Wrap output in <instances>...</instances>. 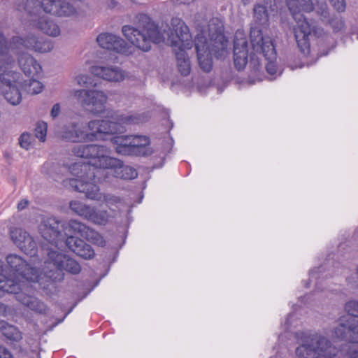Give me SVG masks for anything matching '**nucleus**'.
<instances>
[{"mask_svg":"<svg viewBox=\"0 0 358 358\" xmlns=\"http://www.w3.org/2000/svg\"><path fill=\"white\" fill-rule=\"evenodd\" d=\"M228 41L224 35V24L218 17H213L207 24L199 27L195 39V48L200 67L209 72L213 67L212 53L217 58L228 55Z\"/></svg>","mask_w":358,"mask_h":358,"instance_id":"obj_1","label":"nucleus"},{"mask_svg":"<svg viewBox=\"0 0 358 358\" xmlns=\"http://www.w3.org/2000/svg\"><path fill=\"white\" fill-rule=\"evenodd\" d=\"M288 9L296 22L294 27V36L299 48L303 52H308L310 47L309 36L312 32V27L303 17V13L315 12L322 20H329V12L324 1H296L287 0Z\"/></svg>","mask_w":358,"mask_h":358,"instance_id":"obj_2","label":"nucleus"},{"mask_svg":"<svg viewBox=\"0 0 358 358\" xmlns=\"http://www.w3.org/2000/svg\"><path fill=\"white\" fill-rule=\"evenodd\" d=\"M122 31L133 50L135 48L148 52L151 49L152 43H158L164 40L157 24L145 14L137 16L134 26L124 25Z\"/></svg>","mask_w":358,"mask_h":358,"instance_id":"obj_3","label":"nucleus"},{"mask_svg":"<svg viewBox=\"0 0 358 358\" xmlns=\"http://www.w3.org/2000/svg\"><path fill=\"white\" fill-rule=\"evenodd\" d=\"M6 42L0 35V92L4 99L11 105L17 106L22 101L19 87L22 85L20 73L8 71V66L13 60L6 53Z\"/></svg>","mask_w":358,"mask_h":358,"instance_id":"obj_4","label":"nucleus"},{"mask_svg":"<svg viewBox=\"0 0 358 358\" xmlns=\"http://www.w3.org/2000/svg\"><path fill=\"white\" fill-rule=\"evenodd\" d=\"M168 42L175 52L178 71L182 76L189 75L191 64L185 50L192 47V40L188 27L180 19L171 20V33L168 37Z\"/></svg>","mask_w":358,"mask_h":358,"instance_id":"obj_5","label":"nucleus"},{"mask_svg":"<svg viewBox=\"0 0 358 358\" xmlns=\"http://www.w3.org/2000/svg\"><path fill=\"white\" fill-rule=\"evenodd\" d=\"M141 117L136 114H121L113 120H93L88 122L86 131L87 141L102 139V135L123 131V125L138 123Z\"/></svg>","mask_w":358,"mask_h":358,"instance_id":"obj_6","label":"nucleus"},{"mask_svg":"<svg viewBox=\"0 0 358 358\" xmlns=\"http://www.w3.org/2000/svg\"><path fill=\"white\" fill-rule=\"evenodd\" d=\"M78 157L87 159L89 164L96 168L111 169L120 166V160L111 157V150L101 145H78L73 148Z\"/></svg>","mask_w":358,"mask_h":358,"instance_id":"obj_7","label":"nucleus"},{"mask_svg":"<svg viewBox=\"0 0 358 358\" xmlns=\"http://www.w3.org/2000/svg\"><path fill=\"white\" fill-rule=\"evenodd\" d=\"M17 9L26 11L31 17L39 15L41 10L64 17H75L78 14L77 10L71 4L65 1L61 3L59 0H42L41 2L37 0H23Z\"/></svg>","mask_w":358,"mask_h":358,"instance_id":"obj_8","label":"nucleus"},{"mask_svg":"<svg viewBox=\"0 0 358 358\" xmlns=\"http://www.w3.org/2000/svg\"><path fill=\"white\" fill-rule=\"evenodd\" d=\"M299 358H335L336 350L324 336L313 335L296 348Z\"/></svg>","mask_w":358,"mask_h":358,"instance_id":"obj_9","label":"nucleus"},{"mask_svg":"<svg viewBox=\"0 0 358 358\" xmlns=\"http://www.w3.org/2000/svg\"><path fill=\"white\" fill-rule=\"evenodd\" d=\"M117 153L123 155H145L150 153L147 147L150 140L145 136H122L111 139Z\"/></svg>","mask_w":358,"mask_h":358,"instance_id":"obj_10","label":"nucleus"},{"mask_svg":"<svg viewBox=\"0 0 358 358\" xmlns=\"http://www.w3.org/2000/svg\"><path fill=\"white\" fill-rule=\"evenodd\" d=\"M24 281L20 280L16 281L11 278H8L3 273L0 272V289L8 293L17 294V300L29 309L38 313L44 312L45 310V306L42 302L24 293H19V291L21 290L24 286Z\"/></svg>","mask_w":358,"mask_h":358,"instance_id":"obj_11","label":"nucleus"},{"mask_svg":"<svg viewBox=\"0 0 358 358\" xmlns=\"http://www.w3.org/2000/svg\"><path fill=\"white\" fill-rule=\"evenodd\" d=\"M72 96L83 106L87 107L94 115L105 112L108 96L105 92L96 89L73 90Z\"/></svg>","mask_w":358,"mask_h":358,"instance_id":"obj_12","label":"nucleus"},{"mask_svg":"<svg viewBox=\"0 0 358 358\" xmlns=\"http://www.w3.org/2000/svg\"><path fill=\"white\" fill-rule=\"evenodd\" d=\"M6 262L8 266L15 271L17 276L13 280L16 281H27L30 282H39L42 279V273L36 266H31L24 260L20 256L10 254L7 256Z\"/></svg>","mask_w":358,"mask_h":358,"instance_id":"obj_13","label":"nucleus"},{"mask_svg":"<svg viewBox=\"0 0 358 358\" xmlns=\"http://www.w3.org/2000/svg\"><path fill=\"white\" fill-rule=\"evenodd\" d=\"M250 43L254 51L262 53L268 60L275 58V50L271 38L264 34L263 27L252 26L250 30Z\"/></svg>","mask_w":358,"mask_h":358,"instance_id":"obj_14","label":"nucleus"},{"mask_svg":"<svg viewBox=\"0 0 358 358\" xmlns=\"http://www.w3.org/2000/svg\"><path fill=\"white\" fill-rule=\"evenodd\" d=\"M94 76L110 83H121L129 78L127 72L114 65L96 64L90 67Z\"/></svg>","mask_w":358,"mask_h":358,"instance_id":"obj_15","label":"nucleus"},{"mask_svg":"<svg viewBox=\"0 0 358 358\" xmlns=\"http://www.w3.org/2000/svg\"><path fill=\"white\" fill-rule=\"evenodd\" d=\"M96 42L103 49L127 55L133 53L132 48L124 39L113 34H100L96 38Z\"/></svg>","mask_w":358,"mask_h":358,"instance_id":"obj_16","label":"nucleus"},{"mask_svg":"<svg viewBox=\"0 0 358 358\" xmlns=\"http://www.w3.org/2000/svg\"><path fill=\"white\" fill-rule=\"evenodd\" d=\"M62 224L55 217L44 218L39 226V231L44 239L55 245L63 242Z\"/></svg>","mask_w":358,"mask_h":358,"instance_id":"obj_17","label":"nucleus"},{"mask_svg":"<svg viewBox=\"0 0 358 358\" xmlns=\"http://www.w3.org/2000/svg\"><path fill=\"white\" fill-rule=\"evenodd\" d=\"M10 237L14 243L24 253L34 256L37 250L36 243L34 238L26 231L15 228L10 231Z\"/></svg>","mask_w":358,"mask_h":358,"instance_id":"obj_18","label":"nucleus"},{"mask_svg":"<svg viewBox=\"0 0 358 358\" xmlns=\"http://www.w3.org/2000/svg\"><path fill=\"white\" fill-rule=\"evenodd\" d=\"M248 50L245 34L241 31H237L234 38V60L236 67L243 69L248 62Z\"/></svg>","mask_w":358,"mask_h":358,"instance_id":"obj_19","label":"nucleus"},{"mask_svg":"<svg viewBox=\"0 0 358 358\" xmlns=\"http://www.w3.org/2000/svg\"><path fill=\"white\" fill-rule=\"evenodd\" d=\"M276 10L275 0H264V4H257L253 8L254 17L252 26L258 27L268 24L269 15Z\"/></svg>","mask_w":358,"mask_h":358,"instance_id":"obj_20","label":"nucleus"},{"mask_svg":"<svg viewBox=\"0 0 358 358\" xmlns=\"http://www.w3.org/2000/svg\"><path fill=\"white\" fill-rule=\"evenodd\" d=\"M61 137L71 142L85 141L86 130L83 127L80 120H75L63 128L61 131Z\"/></svg>","mask_w":358,"mask_h":358,"instance_id":"obj_21","label":"nucleus"},{"mask_svg":"<svg viewBox=\"0 0 358 358\" xmlns=\"http://www.w3.org/2000/svg\"><path fill=\"white\" fill-rule=\"evenodd\" d=\"M66 255L51 250L48 253V257L44 262L43 272H41L43 276H48V278H52L53 275L52 272H55L57 270H61V268L64 262Z\"/></svg>","mask_w":358,"mask_h":358,"instance_id":"obj_22","label":"nucleus"},{"mask_svg":"<svg viewBox=\"0 0 358 358\" xmlns=\"http://www.w3.org/2000/svg\"><path fill=\"white\" fill-rule=\"evenodd\" d=\"M70 185L76 191L83 192L90 199H99V187L93 182L71 178L65 181V185Z\"/></svg>","mask_w":358,"mask_h":358,"instance_id":"obj_23","label":"nucleus"},{"mask_svg":"<svg viewBox=\"0 0 358 358\" xmlns=\"http://www.w3.org/2000/svg\"><path fill=\"white\" fill-rule=\"evenodd\" d=\"M62 228L63 242L68 247V242L70 239H80L77 235L83 237L85 231H86L87 226L78 221L72 220L66 223L62 224Z\"/></svg>","mask_w":358,"mask_h":358,"instance_id":"obj_24","label":"nucleus"},{"mask_svg":"<svg viewBox=\"0 0 358 358\" xmlns=\"http://www.w3.org/2000/svg\"><path fill=\"white\" fill-rule=\"evenodd\" d=\"M19 64L23 72L29 76H34L41 71L39 64L29 55L23 53L19 59Z\"/></svg>","mask_w":358,"mask_h":358,"instance_id":"obj_25","label":"nucleus"},{"mask_svg":"<svg viewBox=\"0 0 358 358\" xmlns=\"http://www.w3.org/2000/svg\"><path fill=\"white\" fill-rule=\"evenodd\" d=\"M68 248L84 259H91L94 252L92 248L85 244L81 239H70L68 242Z\"/></svg>","mask_w":358,"mask_h":358,"instance_id":"obj_26","label":"nucleus"},{"mask_svg":"<svg viewBox=\"0 0 358 358\" xmlns=\"http://www.w3.org/2000/svg\"><path fill=\"white\" fill-rule=\"evenodd\" d=\"M110 215L107 210L90 207L86 220L100 225H105L110 220Z\"/></svg>","mask_w":358,"mask_h":358,"instance_id":"obj_27","label":"nucleus"},{"mask_svg":"<svg viewBox=\"0 0 358 358\" xmlns=\"http://www.w3.org/2000/svg\"><path fill=\"white\" fill-rule=\"evenodd\" d=\"M334 336L338 338H348L350 343H352L351 338H353L355 341H357L356 336L358 334H354L352 331H349V323L348 320L343 317L338 327H336L334 331Z\"/></svg>","mask_w":358,"mask_h":358,"instance_id":"obj_28","label":"nucleus"},{"mask_svg":"<svg viewBox=\"0 0 358 358\" xmlns=\"http://www.w3.org/2000/svg\"><path fill=\"white\" fill-rule=\"evenodd\" d=\"M24 43L27 48L34 49L36 51L40 52H48L53 48V45L50 41H37L34 37L26 40Z\"/></svg>","mask_w":358,"mask_h":358,"instance_id":"obj_29","label":"nucleus"},{"mask_svg":"<svg viewBox=\"0 0 358 358\" xmlns=\"http://www.w3.org/2000/svg\"><path fill=\"white\" fill-rule=\"evenodd\" d=\"M115 176L124 180H131L137 176L136 171L129 166H124L120 160V166L117 168H111Z\"/></svg>","mask_w":358,"mask_h":358,"instance_id":"obj_30","label":"nucleus"},{"mask_svg":"<svg viewBox=\"0 0 358 358\" xmlns=\"http://www.w3.org/2000/svg\"><path fill=\"white\" fill-rule=\"evenodd\" d=\"M38 26L45 34L51 36H57L60 34L59 27L52 20L41 18Z\"/></svg>","mask_w":358,"mask_h":358,"instance_id":"obj_31","label":"nucleus"},{"mask_svg":"<svg viewBox=\"0 0 358 358\" xmlns=\"http://www.w3.org/2000/svg\"><path fill=\"white\" fill-rule=\"evenodd\" d=\"M90 169V166L84 164H73L69 167V171L72 176L80 178L78 180H83L85 178L92 179L93 175L88 176L87 171Z\"/></svg>","mask_w":358,"mask_h":358,"instance_id":"obj_32","label":"nucleus"},{"mask_svg":"<svg viewBox=\"0 0 358 358\" xmlns=\"http://www.w3.org/2000/svg\"><path fill=\"white\" fill-rule=\"evenodd\" d=\"M0 330L2 334L7 338L12 341H18L21 339V334L14 326L10 325L2 321L0 322Z\"/></svg>","mask_w":358,"mask_h":358,"instance_id":"obj_33","label":"nucleus"},{"mask_svg":"<svg viewBox=\"0 0 358 358\" xmlns=\"http://www.w3.org/2000/svg\"><path fill=\"white\" fill-rule=\"evenodd\" d=\"M345 310L349 316L344 317L349 323V331H351V327L354 324L355 318L358 319V301H351L345 304Z\"/></svg>","mask_w":358,"mask_h":358,"instance_id":"obj_34","label":"nucleus"},{"mask_svg":"<svg viewBox=\"0 0 358 358\" xmlns=\"http://www.w3.org/2000/svg\"><path fill=\"white\" fill-rule=\"evenodd\" d=\"M90 207L88 205H86L78 201H71L69 203L70 209L76 215L87 218V215L90 210Z\"/></svg>","mask_w":358,"mask_h":358,"instance_id":"obj_35","label":"nucleus"},{"mask_svg":"<svg viewBox=\"0 0 358 358\" xmlns=\"http://www.w3.org/2000/svg\"><path fill=\"white\" fill-rule=\"evenodd\" d=\"M83 238H85L89 241L100 246H103L105 244V241L103 236L97 231L87 227Z\"/></svg>","mask_w":358,"mask_h":358,"instance_id":"obj_36","label":"nucleus"},{"mask_svg":"<svg viewBox=\"0 0 358 358\" xmlns=\"http://www.w3.org/2000/svg\"><path fill=\"white\" fill-rule=\"evenodd\" d=\"M24 90L29 94H36L42 91L43 85L41 83L36 80L30 79L27 83L22 84Z\"/></svg>","mask_w":358,"mask_h":358,"instance_id":"obj_37","label":"nucleus"},{"mask_svg":"<svg viewBox=\"0 0 358 358\" xmlns=\"http://www.w3.org/2000/svg\"><path fill=\"white\" fill-rule=\"evenodd\" d=\"M61 270H65L71 273L76 274L80 271V266L76 261L66 255L65 260Z\"/></svg>","mask_w":358,"mask_h":358,"instance_id":"obj_38","label":"nucleus"},{"mask_svg":"<svg viewBox=\"0 0 358 358\" xmlns=\"http://www.w3.org/2000/svg\"><path fill=\"white\" fill-rule=\"evenodd\" d=\"M34 143V138L31 134L28 132L22 133L18 138L19 145L26 150H29L32 148Z\"/></svg>","mask_w":358,"mask_h":358,"instance_id":"obj_39","label":"nucleus"},{"mask_svg":"<svg viewBox=\"0 0 358 358\" xmlns=\"http://www.w3.org/2000/svg\"><path fill=\"white\" fill-rule=\"evenodd\" d=\"M47 124L44 122H38L35 128V136L41 142H45L47 136Z\"/></svg>","mask_w":358,"mask_h":358,"instance_id":"obj_40","label":"nucleus"},{"mask_svg":"<svg viewBox=\"0 0 358 358\" xmlns=\"http://www.w3.org/2000/svg\"><path fill=\"white\" fill-rule=\"evenodd\" d=\"M352 343L349 344L346 350L347 354L350 358H358V341L351 338Z\"/></svg>","mask_w":358,"mask_h":358,"instance_id":"obj_41","label":"nucleus"},{"mask_svg":"<svg viewBox=\"0 0 358 358\" xmlns=\"http://www.w3.org/2000/svg\"><path fill=\"white\" fill-rule=\"evenodd\" d=\"M332 6L339 12H343L346 8L345 0H329Z\"/></svg>","mask_w":358,"mask_h":358,"instance_id":"obj_42","label":"nucleus"},{"mask_svg":"<svg viewBox=\"0 0 358 358\" xmlns=\"http://www.w3.org/2000/svg\"><path fill=\"white\" fill-rule=\"evenodd\" d=\"M103 201L106 202L107 206L108 208H111L113 205L119 203L120 202V199L113 195H106L103 197Z\"/></svg>","mask_w":358,"mask_h":358,"instance_id":"obj_43","label":"nucleus"},{"mask_svg":"<svg viewBox=\"0 0 358 358\" xmlns=\"http://www.w3.org/2000/svg\"><path fill=\"white\" fill-rule=\"evenodd\" d=\"M329 22L331 24L332 27L336 31L341 30L344 27V22L340 18H336L334 20L329 21Z\"/></svg>","mask_w":358,"mask_h":358,"instance_id":"obj_44","label":"nucleus"},{"mask_svg":"<svg viewBox=\"0 0 358 358\" xmlns=\"http://www.w3.org/2000/svg\"><path fill=\"white\" fill-rule=\"evenodd\" d=\"M76 83L80 86H83L88 83L90 78L86 75H78L75 78Z\"/></svg>","mask_w":358,"mask_h":358,"instance_id":"obj_45","label":"nucleus"},{"mask_svg":"<svg viewBox=\"0 0 358 358\" xmlns=\"http://www.w3.org/2000/svg\"><path fill=\"white\" fill-rule=\"evenodd\" d=\"M60 110H61V107H60L59 103L55 104L52 106V110H51V113H50L51 116L53 118L57 117L59 115Z\"/></svg>","mask_w":358,"mask_h":358,"instance_id":"obj_46","label":"nucleus"},{"mask_svg":"<svg viewBox=\"0 0 358 358\" xmlns=\"http://www.w3.org/2000/svg\"><path fill=\"white\" fill-rule=\"evenodd\" d=\"M0 358H13L11 353L4 347L0 346Z\"/></svg>","mask_w":358,"mask_h":358,"instance_id":"obj_47","label":"nucleus"},{"mask_svg":"<svg viewBox=\"0 0 358 358\" xmlns=\"http://www.w3.org/2000/svg\"><path fill=\"white\" fill-rule=\"evenodd\" d=\"M266 71L271 75H273L276 73V66L271 62L266 65Z\"/></svg>","mask_w":358,"mask_h":358,"instance_id":"obj_48","label":"nucleus"},{"mask_svg":"<svg viewBox=\"0 0 358 358\" xmlns=\"http://www.w3.org/2000/svg\"><path fill=\"white\" fill-rule=\"evenodd\" d=\"M29 205V201L27 199H22L17 204V209L22 210L25 209Z\"/></svg>","mask_w":358,"mask_h":358,"instance_id":"obj_49","label":"nucleus"},{"mask_svg":"<svg viewBox=\"0 0 358 358\" xmlns=\"http://www.w3.org/2000/svg\"><path fill=\"white\" fill-rule=\"evenodd\" d=\"M10 308L6 305L0 303V315L6 316L10 313Z\"/></svg>","mask_w":358,"mask_h":358,"instance_id":"obj_50","label":"nucleus"},{"mask_svg":"<svg viewBox=\"0 0 358 358\" xmlns=\"http://www.w3.org/2000/svg\"><path fill=\"white\" fill-rule=\"evenodd\" d=\"M354 324L351 327V331L354 334H358V319L355 318L354 321Z\"/></svg>","mask_w":358,"mask_h":358,"instance_id":"obj_51","label":"nucleus"},{"mask_svg":"<svg viewBox=\"0 0 358 358\" xmlns=\"http://www.w3.org/2000/svg\"><path fill=\"white\" fill-rule=\"evenodd\" d=\"M357 274L358 275V265H357Z\"/></svg>","mask_w":358,"mask_h":358,"instance_id":"obj_52","label":"nucleus"}]
</instances>
